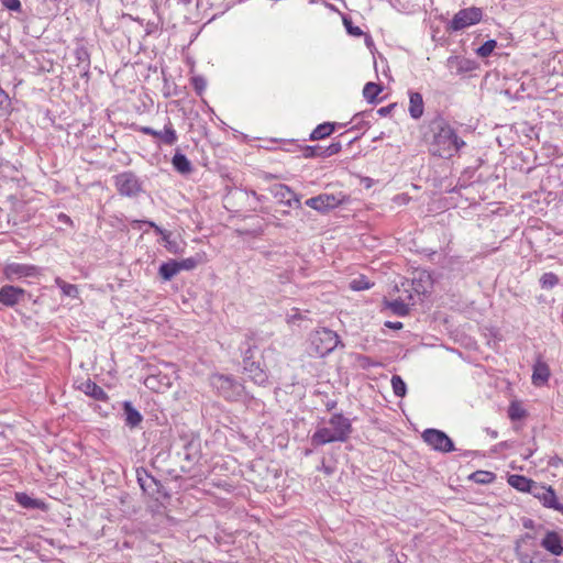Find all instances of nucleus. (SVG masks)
I'll list each match as a JSON object with an SVG mask.
<instances>
[{
  "label": "nucleus",
  "mask_w": 563,
  "mask_h": 563,
  "mask_svg": "<svg viewBox=\"0 0 563 563\" xmlns=\"http://www.w3.org/2000/svg\"><path fill=\"white\" fill-rule=\"evenodd\" d=\"M342 146L340 142H334L330 144L328 147L323 148V157H330L332 155L338 154L341 151Z\"/></svg>",
  "instance_id": "ea45409f"
},
{
  "label": "nucleus",
  "mask_w": 563,
  "mask_h": 563,
  "mask_svg": "<svg viewBox=\"0 0 563 563\" xmlns=\"http://www.w3.org/2000/svg\"><path fill=\"white\" fill-rule=\"evenodd\" d=\"M472 478L479 484H488L495 479V474L492 472L478 471L473 473Z\"/></svg>",
  "instance_id": "473e14b6"
},
{
  "label": "nucleus",
  "mask_w": 563,
  "mask_h": 563,
  "mask_svg": "<svg viewBox=\"0 0 563 563\" xmlns=\"http://www.w3.org/2000/svg\"><path fill=\"white\" fill-rule=\"evenodd\" d=\"M541 547L553 555L563 554V545L561 537L555 531H548L541 540Z\"/></svg>",
  "instance_id": "f3484780"
},
{
  "label": "nucleus",
  "mask_w": 563,
  "mask_h": 563,
  "mask_svg": "<svg viewBox=\"0 0 563 563\" xmlns=\"http://www.w3.org/2000/svg\"><path fill=\"white\" fill-rule=\"evenodd\" d=\"M335 130V124L331 122H324L317 125L310 133L311 141H319L330 136Z\"/></svg>",
  "instance_id": "412c9836"
},
{
  "label": "nucleus",
  "mask_w": 563,
  "mask_h": 563,
  "mask_svg": "<svg viewBox=\"0 0 563 563\" xmlns=\"http://www.w3.org/2000/svg\"><path fill=\"white\" fill-rule=\"evenodd\" d=\"M520 563H536L532 558H530L528 554H520L519 555Z\"/></svg>",
  "instance_id": "a18cd8bd"
},
{
  "label": "nucleus",
  "mask_w": 563,
  "mask_h": 563,
  "mask_svg": "<svg viewBox=\"0 0 563 563\" xmlns=\"http://www.w3.org/2000/svg\"><path fill=\"white\" fill-rule=\"evenodd\" d=\"M3 274L7 279L15 280L22 277L37 276L40 274V269L34 265L10 263L4 266Z\"/></svg>",
  "instance_id": "f8f14e48"
},
{
  "label": "nucleus",
  "mask_w": 563,
  "mask_h": 563,
  "mask_svg": "<svg viewBox=\"0 0 563 563\" xmlns=\"http://www.w3.org/2000/svg\"><path fill=\"white\" fill-rule=\"evenodd\" d=\"M274 195L280 198V200L289 207L292 206V202H295L297 206L300 205L299 197L286 185H276L274 187Z\"/></svg>",
  "instance_id": "6ab92c4d"
},
{
  "label": "nucleus",
  "mask_w": 563,
  "mask_h": 563,
  "mask_svg": "<svg viewBox=\"0 0 563 563\" xmlns=\"http://www.w3.org/2000/svg\"><path fill=\"white\" fill-rule=\"evenodd\" d=\"M58 220L65 224H71V219L65 213H59Z\"/></svg>",
  "instance_id": "49530a36"
},
{
  "label": "nucleus",
  "mask_w": 563,
  "mask_h": 563,
  "mask_svg": "<svg viewBox=\"0 0 563 563\" xmlns=\"http://www.w3.org/2000/svg\"><path fill=\"white\" fill-rule=\"evenodd\" d=\"M156 383H157V377L154 375H151V376L146 377V379H145V385L148 388L158 390L159 387L156 386Z\"/></svg>",
  "instance_id": "79ce46f5"
},
{
  "label": "nucleus",
  "mask_w": 563,
  "mask_h": 563,
  "mask_svg": "<svg viewBox=\"0 0 563 563\" xmlns=\"http://www.w3.org/2000/svg\"><path fill=\"white\" fill-rule=\"evenodd\" d=\"M137 482L143 490L146 489V482L152 481L154 482V478L150 476L145 470H137Z\"/></svg>",
  "instance_id": "58836bf2"
},
{
  "label": "nucleus",
  "mask_w": 563,
  "mask_h": 563,
  "mask_svg": "<svg viewBox=\"0 0 563 563\" xmlns=\"http://www.w3.org/2000/svg\"><path fill=\"white\" fill-rule=\"evenodd\" d=\"M205 254L197 253L195 256H190L183 260H170L161 265L158 274L164 280H170L181 271H191L197 265L205 262Z\"/></svg>",
  "instance_id": "20e7f679"
},
{
  "label": "nucleus",
  "mask_w": 563,
  "mask_h": 563,
  "mask_svg": "<svg viewBox=\"0 0 563 563\" xmlns=\"http://www.w3.org/2000/svg\"><path fill=\"white\" fill-rule=\"evenodd\" d=\"M135 130L145 135L158 139L165 145L172 146L178 141L177 132L170 119H167V122L164 124L163 131L154 130L151 126H137L135 128Z\"/></svg>",
  "instance_id": "1a4fd4ad"
},
{
  "label": "nucleus",
  "mask_w": 563,
  "mask_h": 563,
  "mask_svg": "<svg viewBox=\"0 0 563 563\" xmlns=\"http://www.w3.org/2000/svg\"><path fill=\"white\" fill-rule=\"evenodd\" d=\"M340 343L339 335L327 328L313 331L309 338V353L317 357L330 354Z\"/></svg>",
  "instance_id": "7ed1b4c3"
},
{
  "label": "nucleus",
  "mask_w": 563,
  "mask_h": 563,
  "mask_svg": "<svg viewBox=\"0 0 563 563\" xmlns=\"http://www.w3.org/2000/svg\"><path fill=\"white\" fill-rule=\"evenodd\" d=\"M356 363H357V366L363 369H368L372 366H380L382 365V363L373 361L368 356L361 355V354L356 355Z\"/></svg>",
  "instance_id": "c9c22d12"
},
{
  "label": "nucleus",
  "mask_w": 563,
  "mask_h": 563,
  "mask_svg": "<svg viewBox=\"0 0 563 563\" xmlns=\"http://www.w3.org/2000/svg\"><path fill=\"white\" fill-rule=\"evenodd\" d=\"M396 107L395 103H391V104H388L386 107H382L377 110V113L380 115V117H386L388 114L391 113L393 109Z\"/></svg>",
  "instance_id": "37998d69"
},
{
  "label": "nucleus",
  "mask_w": 563,
  "mask_h": 563,
  "mask_svg": "<svg viewBox=\"0 0 563 563\" xmlns=\"http://www.w3.org/2000/svg\"><path fill=\"white\" fill-rule=\"evenodd\" d=\"M401 287H402L404 289H402L401 294H400L398 297L406 298V290H410V291H411V289L409 288V287H410V285H409L408 283H402V284H401Z\"/></svg>",
  "instance_id": "09e8293b"
},
{
  "label": "nucleus",
  "mask_w": 563,
  "mask_h": 563,
  "mask_svg": "<svg viewBox=\"0 0 563 563\" xmlns=\"http://www.w3.org/2000/svg\"><path fill=\"white\" fill-rule=\"evenodd\" d=\"M409 114L412 119L418 120L423 115L424 102L422 95L419 92H409Z\"/></svg>",
  "instance_id": "a211bd4d"
},
{
  "label": "nucleus",
  "mask_w": 563,
  "mask_h": 563,
  "mask_svg": "<svg viewBox=\"0 0 563 563\" xmlns=\"http://www.w3.org/2000/svg\"><path fill=\"white\" fill-rule=\"evenodd\" d=\"M24 289L14 286H3L0 288V303L12 307L16 305L24 295Z\"/></svg>",
  "instance_id": "dca6fc26"
},
{
  "label": "nucleus",
  "mask_w": 563,
  "mask_h": 563,
  "mask_svg": "<svg viewBox=\"0 0 563 563\" xmlns=\"http://www.w3.org/2000/svg\"><path fill=\"white\" fill-rule=\"evenodd\" d=\"M483 10L477 7H470L456 12L448 25V31L457 32L481 22Z\"/></svg>",
  "instance_id": "39448f33"
},
{
  "label": "nucleus",
  "mask_w": 563,
  "mask_h": 563,
  "mask_svg": "<svg viewBox=\"0 0 563 563\" xmlns=\"http://www.w3.org/2000/svg\"><path fill=\"white\" fill-rule=\"evenodd\" d=\"M210 383L227 399H233L241 394L242 386L231 376L214 374L210 377Z\"/></svg>",
  "instance_id": "0eeeda50"
},
{
  "label": "nucleus",
  "mask_w": 563,
  "mask_h": 563,
  "mask_svg": "<svg viewBox=\"0 0 563 563\" xmlns=\"http://www.w3.org/2000/svg\"><path fill=\"white\" fill-rule=\"evenodd\" d=\"M15 499L24 508H36L38 506L37 500L31 498L24 493H18L15 495Z\"/></svg>",
  "instance_id": "72a5a7b5"
},
{
  "label": "nucleus",
  "mask_w": 563,
  "mask_h": 563,
  "mask_svg": "<svg viewBox=\"0 0 563 563\" xmlns=\"http://www.w3.org/2000/svg\"><path fill=\"white\" fill-rule=\"evenodd\" d=\"M327 475H331L333 473V468L322 463L321 468Z\"/></svg>",
  "instance_id": "8fccbe9b"
},
{
  "label": "nucleus",
  "mask_w": 563,
  "mask_h": 563,
  "mask_svg": "<svg viewBox=\"0 0 563 563\" xmlns=\"http://www.w3.org/2000/svg\"><path fill=\"white\" fill-rule=\"evenodd\" d=\"M344 200L342 195L320 194L306 200V206L320 212H327L340 206Z\"/></svg>",
  "instance_id": "9d476101"
},
{
  "label": "nucleus",
  "mask_w": 563,
  "mask_h": 563,
  "mask_svg": "<svg viewBox=\"0 0 563 563\" xmlns=\"http://www.w3.org/2000/svg\"><path fill=\"white\" fill-rule=\"evenodd\" d=\"M395 290H396L397 292H400V291H401V290H400V288H399L398 286H395Z\"/></svg>",
  "instance_id": "603ef678"
},
{
  "label": "nucleus",
  "mask_w": 563,
  "mask_h": 563,
  "mask_svg": "<svg viewBox=\"0 0 563 563\" xmlns=\"http://www.w3.org/2000/svg\"><path fill=\"white\" fill-rule=\"evenodd\" d=\"M509 485H511L514 488L520 490V492H527L529 493L534 481L527 478L522 475H510L508 478Z\"/></svg>",
  "instance_id": "5701e85b"
},
{
  "label": "nucleus",
  "mask_w": 563,
  "mask_h": 563,
  "mask_svg": "<svg viewBox=\"0 0 563 563\" xmlns=\"http://www.w3.org/2000/svg\"><path fill=\"white\" fill-rule=\"evenodd\" d=\"M123 409H124L126 426H129L131 428L137 427L142 421L141 413L129 401L124 402Z\"/></svg>",
  "instance_id": "4be33fe9"
},
{
  "label": "nucleus",
  "mask_w": 563,
  "mask_h": 563,
  "mask_svg": "<svg viewBox=\"0 0 563 563\" xmlns=\"http://www.w3.org/2000/svg\"><path fill=\"white\" fill-rule=\"evenodd\" d=\"M496 47H497V42L495 40H488L482 46H479L477 48L476 54L479 57L485 58V57L490 56Z\"/></svg>",
  "instance_id": "cd10ccee"
},
{
  "label": "nucleus",
  "mask_w": 563,
  "mask_h": 563,
  "mask_svg": "<svg viewBox=\"0 0 563 563\" xmlns=\"http://www.w3.org/2000/svg\"><path fill=\"white\" fill-rule=\"evenodd\" d=\"M529 493L540 499L545 507L563 512V506L556 500L552 487H547L534 482Z\"/></svg>",
  "instance_id": "9b49d317"
},
{
  "label": "nucleus",
  "mask_w": 563,
  "mask_h": 563,
  "mask_svg": "<svg viewBox=\"0 0 563 563\" xmlns=\"http://www.w3.org/2000/svg\"><path fill=\"white\" fill-rule=\"evenodd\" d=\"M380 92H382V87L375 82H367L363 89V96L369 102L375 101L376 97Z\"/></svg>",
  "instance_id": "a878e982"
},
{
  "label": "nucleus",
  "mask_w": 563,
  "mask_h": 563,
  "mask_svg": "<svg viewBox=\"0 0 563 563\" xmlns=\"http://www.w3.org/2000/svg\"><path fill=\"white\" fill-rule=\"evenodd\" d=\"M508 416L511 420H520L527 416V411L518 402H511Z\"/></svg>",
  "instance_id": "c756f323"
},
{
  "label": "nucleus",
  "mask_w": 563,
  "mask_h": 563,
  "mask_svg": "<svg viewBox=\"0 0 563 563\" xmlns=\"http://www.w3.org/2000/svg\"><path fill=\"white\" fill-rule=\"evenodd\" d=\"M345 25H346V29H347V32L354 36H360L362 35V30L358 27V26H352L350 23H347L345 21Z\"/></svg>",
  "instance_id": "c03bdc74"
},
{
  "label": "nucleus",
  "mask_w": 563,
  "mask_h": 563,
  "mask_svg": "<svg viewBox=\"0 0 563 563\" xmlns=\"http://www.w3.org/2000/svg\"><path fill=\"white\" fill-rule=\"evenodd\" d=\"M302 155L306 158L323 157V147H320V146H306L302 150Z\"/></svg>",
  "instance_id": "4c0bfd02"
},
{
  "label": "nucleus",
  "mask_w": 563,
  "mask_h": 563,
  "mask_svg": "<svg viewBox=\"0 0 563 563\" xmlns=\"http://www.w3.org/2000/svg\"><path fill=\"white\" fill-rule=\"evenodd\" d=\"M243 360V369L244 373L247 375L250 379H252L257 385H263L267 382V374L266 372L261 367L260 363L252 361L250 356H247V353Z\"/></svg>",
  "instance_id": "4468645a"
},
{
  "label": "nucleus",
  "mask_w": 563,
  "mask_h": 563,
  "mask_svg": "<svg viewBox=\"0 0 563 563\" xmlns=\"http://www.w3.org/2000/svg\"><path fill=\"white\" fill-rule=\"evenodd\" d=\"M429 131L430 135L424 134V141L432 156L451 158L465 146V142L459 137L453 126L441 117L429 123Z\"/></svg>",
  "instance_id": "f257e3e1"
},
{
  "label": "nucleus",
  "mask_w": 563,
  "mask_h": 563,
  "mask_svg": "<svg viewBox=\"0 0 563 563\" xmlns=\"http://www.w3.org/2000/svg\"><path fill=\"white\" fill-rule=\"evenodd\" d=\"M541 287L551 289L559 284V277L553 273H545L540 278Z\"/></svg>",
  "instance_id": "7c9ffc66"
},
{
  "label": "nucleus",
  "mask_w": 563,
  "mask_h": 563,
  "mask_svg": "<svg viewBox=\"0 0 563 563\" xmlns=\"http://www.w3.org/2000/svg\"><path fill=\"white\" fill-rule=\"evenodd\" d=\"M1 3L8 10L15 11V12L21 11L20 0H1Z\"/></svg>",
  "instance_id": "a19ab883"
},
{
  "label": "nucleus",
  "mask_w": 563,
  "mask_h": 563,
  "mask_svg": "<svg viewBox=\"0 0 563 563\" xmlns=\"http://www.w3.org/2000/svg\"><path fill=\"white\" fill-rule=\"evenodd\" d=\"M550 378V368L547 363L538 361L533 366L532 383L536 386L544 385Z\"/></svg>",
  "instance_id": "aec40b11"
},
{
  "label": "nucleus",
  "mask_w": 563,
  "mask_h": 563,
  "mask_svg": "<svg viewBox=\"0 0 563 563\" xmlns=\"http://www.w3.org/2000/svg\"><path fill=\"white\" fill-rule=\"evenodd\" d=\"M385 325L388 327V328H391V329H397V330L402 328V323L401 322H390V321H388V322L385 323Z\"/></svg>",
  "instance_id": "de8ad7c7"
},
{
  "label": "nucleus",
  "mask_w": 563,
  "mask_h": 563,
  "mask_svg": "<svg viewBox=\"0 0 563 563\" xmlns=\"http://www.w3.org/2000/svg\"><path fill=\"white\" fill-rule=\"evenodd\" d=\"M164 378L166 379V382H164V386H170V380L166 376Z\"/></svg>",
  "instance_id": "3c124183"
},
{
  "label": "nucleus",
  "mask_w": 563,
  "mask_h": 563,
  "mask_svg": "<svg viewBox=\"0 0 563 563\" xmlns=\"http://www.w3.org/2000/svg\"><path fill=\"white\" fill-rule=\"evenodd\" d=\"M372 286H373V284H371L365 276H360L357 278H354L350 283L351 289L355 290V291L369 289Z\"/></svg>",
  "instance_id": "2f4dec72"
},
{
  "label": "nucleus",
  "mask_w": 563,
  "mask_h": 563,
  "mask_svg": "<svg viewBox=\"0 0 563 563\" xmlns=\"http://www.w3.org/2000/svg\"><path fill=\"white\" fill-rule=\"evenodd\" d=\"M422 439L435 451L448 453L454 450L453 441L441 430L427 429L422 433Z\"/></svg>",
  "instance_id": "6e6552de"
},
{
  "label": "nucleus",
  "mask_w": 563,
  "mask_h": 563,
  "mask_svg": "<svg viewBox=\"0 0 563 563\" xmlns=\"http://www.w3.org/2000/svg\"><path fill=\"white\" fill-rule=\"evenodd\" d=\"M56 285L60 288L63 294L68 297H77L78 296V288L76 285L68 284L64 282L62 278L57 277L55 279Z\"/></svg>",
  "instance_id": "bb28decb"
},
{
  "label": "nucleus",
  "mask_w": 563,
  "mask_h": 563,
  "mask_svg": "<svg viewBox=\"0 0 563 563\" xmlns=\"http://www.w3.org/2000/svg\"><path fill=\"white\" fill-rule=\"evenodd\" d=\"M352 431L350 420L342 415H334L329 420V426L318 429L312 435V443L323 445L331 442H343Z\"/></svg>",
  "instance_id": "f03ea898"
},
{
  "label": "nucleus",
  "mask_w": 563,
  "mask_h": 563,
  "mask_svg": "<svg viewBox=\"0 0 563 563\" xmlns=\"http://www.w3.org/2000/svg\"><path fill=\"white\" fill-rule=\"evenodd\" d=\"M172 163L175 169L181 174H188L191 172V164L184 154L176 153L173 156Z\"/></svg>",
  "instance_id": "393cba45"
},
{
  "label": "nucleus",
  "mask_w": 563,
  "mask_h": 563,
  "mask_svg": "<svg viewBox=\"0 0 563 563\" xmlns=\"http://www.w3.org/2000/svg\"><path fill=\"white\" fill-rule=\"evenodd\" d=\"M81 388L86 395H89L97 400L107 399V394L104 393V390L90 379L85 382Z\"/></svg>",
  "instance_id": "b1692460"
},
{
  "label": "nucleus",
  "mask_w": 563,
  "mask_h": 563,
  "mask_svg": "<svg viewBox=\"0 0 563 563\" xmlns=\"http://www.w3.org/2000/svg\"><path fill=\"white\" fill-rule=\"evenodd\" d=\"M117 191L124 197H136L143 191L142 183L133 172H123L113 177Z\"/></svg>",
  "instance_id": "423d86ee"
},
{
  "label": "nucleus",
  "mask_w": 563,
  "mask_h": 563,
  "mask_svg": "<svg viewBox=\"0 0 563 563\" xmlns=\"http://www.w3.org/2000/svg\"><path fill=\"white\" fill-rule=\"evenodd\" d=\"M307 316L302 314L298 308H291L286 316V321L288 324H297L298 321L306 320Z\"/></svg>",
  "instance_id": "f704fd0d"
},
{
  "label": "nucleus",
  "mask_w": 563,
  "mask_h": 563,
  "mask_svg": "<svg viewBox=\"0 0 563 563\" xmlns=\"http://www.w3.org/2000/svg\"><path fill=\"white\" fill-rule=\"evenodd\" d=\"M391 386L394 394L398 397H404L406 395V384L402 378L398 375H394L391 377Z\"/></svg>",
  "instance_id": "c85d7f7f"
},
{
  "label": "nucleus",
  "mask_w": 563,
  "mask_h": 563,
  "mask_svg": "<svg viewBox=\"0 0 563 563\" xmlns=\"http://www.w3.org/2000/svg\"><path fill=\"white\" fill-rule=\"evenodd\" d=\"M432 284H433L432 277L428 272L418 271V272H416V274L411 280L410 287L415 294L426 295L432 288Z\"/></svg>",
  "instance_id": "2eb2a0df"
},
{
  "label": "nucleus",
  "mask_w": 563,
  "mask_h": 563,
  "mask_svg": "<svg viewBox=\"0 0 563 563\" xmlns=\"http://www.w3.org/2000/svg\"><path fill=\"white\" fill-rule=\"evenodd\" d=\"M385 306L390 309L397 316H406L409 313L410 306H413V294L410 290H406V298L396 297L394 299L384 300Z\"/></svg>",
  "instance_id": "ddd939ff"
},
{
  "label": "nucleus",
  "mask_w": 563,
  "mask_h": 563,
  "mask_svg": "<svg viewBox=\"0 0 563 563\" xmlns=\"http://www.w3.org/2000/svg\"><path fill=\"white\" fill-rule=\"evenodd\" d=\"M190 81H191V85H192L196 93L201 96L207 87L206 79L201 76H194Z\"/></svg>",
  "instance_id": "e433bc0d"
}]
</instances>
